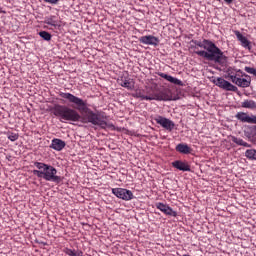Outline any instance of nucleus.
Segmentation results:
<instances>
[{
    "mask_svg": "<svg viewBox=\"0 0 256 256\" xmlns=\"http://www.w3.org/2000/svg\"><path fill=\"white\" fill-rule=\"evenodd\" d=\"M244 71H246V73H249L250 75H254V77H256V69L255 68H251L249 66H246L244 68Z\"/></svg>",
    "mask_w": 256,
    "mask_h": 256,
    "instance_id": "obj_26",
    "label": "nucleus"
},
{
    "mask_svg": "<svg viewBox=\"0 0 256 256\" xmlns=\"http://www.w3.org/2000/svg\"><path fill=\"white\" fill-rule=\"evenodd\" d=\"M139 43H142L143 45H153L154 47H157L159 45V38L153 35L142 36L139 38Z\"/></svg>",
    "mask_w": 256,
    "mask_h": 256,
    "instance_id": "obj_11",
    "label": "nucleus"
},
{
    "mask_svg": "<svg viewBox=\"0 0 256 256\" xmlns=\"http://www.w3.org/2000/svg\"><path fill=\"white\" fill-rule=\"evenodd\" d=\"M39 36L44 39V41H51V33L47 31H40Z\"/></svg>",
    "mask_w": 256,
    "mask_h": 256,
    "instance_id": "obj_24",
    "label": "nucleus"
},
{
    "mask_svg": "<svg viewBox=\"0 0 256 256\" xmlns=\"http://www.w3.org/2000/svg\"><path fill=\"white\" fill-rule=\"evenodd\" d=\"M234 35L236 36L237 40L240 41L241 46L244 47V49H248V51H251V41L247 39V37L243 36L239 30L234 31Z\"/></svg>",
    "mask_w": 256,
    "mask_h": 256,
    "instance_id": "obj_10",
    "label": "nucleus"
},
{
    "mask_svg": "<svg viewBox=\"0 0 256 256\" xmlns=\"http://www.w3.org/2000/svg\"><path fill=\"white\" fill-rule=\"evenodd\" d=\"M7 138H8L10 141H17V139H19V134L13 133V132H8V133H7Z\"/></svg>",
    "mask_w": 256,
    "mask_h": 256,
    "instance_id": "obj_25",
    "label": "nucleus"
},
{
    "mask_svg": "<svg viewBox=\"0 0 256 256\" xmlns=\"http://www.w3.org/2000/svg\"><path fill=\"white\" fill-rule=\"evenodd\" d=\"M157 75H158V77H162V79L169 81V83H173V85H179L180 87H183V81H181L171 75L165 74L163 72H157Z\"/></svg>",
    "mask_w": 256,
    "mask_h": 256,
    "instance_id": "obj_14",
    "label": "nucleus"
},
{
    "mask_svg": "<svg viewBox=\"0 0 256 256\" xmlns=\"http://www.w3.org/2000/svg\"><path fill=\"white\" fill-rule=\"evenodd\" d=\"M155 207L159 209L164 215H167L168 217H177V211H174L173 208H171L167 204H163L162 202H157L155 204Z\"/></svg>",
    "mask_w": 256,
    "mask_h": 256,
    "instance_id": "obj_9",
    "label": "nucleus"
},
{
    "mask_svg": "<svg viewBox=\"0 0 256 256\" xmlns=\"http://www.w3.org/2000/svg\"><path fill=\"white\" fill-rule=\"evenodd\" d=\"M45 25H51V27H57V16H46L44 18Z\"/></svg>",
    "mask_w": 256,
    "mask_h": 256,
    "instance_id": "obj_18",
    "label": "nucleus"
},
{
    "mask_svg": "<svg viewBox=\"0 0 256 256\" xmlns=\"http://www.w3.org/2000/svg\"><path fill=\"white\" fill-rule=\"evenodd\" d=\"M191 43L196 45V47L204 49L195 51V54L198 55V57H203V59H206L207 61H214V63H218V65H225V63H227V56H225L213 41L209 39H204L203 41L192 40Z\"/></svg>",
    "mask_w": 256,
    "mask_h": 256,
    "instance_id": "obj_2",
    "label": "nucleus"
},
{
    "mask_svg": "<svg viewBox=\"0 0 256 256\" xmlns=\"http://www.w3.org/2000/svg\"><path fill=\"white\" fill-rule=\"evenodd\" d=\"M64 253H65L66 255H69V256H77V253L75 252V250H71V249H69V248H66L65 251H64Z\"/></svg>",
    "mask_w": 256,
    "mask_h": 256,
    "instance_id": "obj_27",
    "label": "nucleus"
},
{
    "mask_svg": "<svg viewBox=\"0 0 256 256\" xmlns=\"http://www.w3.org/2000/svg\"><path fill=\"white\" fill-rule=\"evenodd\" d=\"M61 0H44V3H49V5H57Z\"/></svg>",
    "mask_w": 256,
    "mask_h": 256,
    "instance_id": "obj_28",
    "label": "nucleus"
},
{
    "mask_svg": "<svg viewBox=\"0 0 256 256\" xmlns=\"http://www.w3.org/2000/svg\"><path fill=\"white\" fill-rule=\"evenodd\" d=\"M236 119H238L242 123H254L256 125V116L255 115L249 116L245 112H238L236 114Z\"/></svg>",
    "mask_w": 256,
    "mask_h": 256,
    "instance_id": "obj_12",
    "label": "nucleus"
},
{
    "mask_svg": "<svg viewBox=\"0 0 256 256\" xmlns=\"http://www.w3.org/2000/svg\"><path fill=\"white\" fill-rule=\"evenodd\" d=\"M119 85H121V87H125V89H133L134 87L133 82L127 78L119 80Z\"/></svg>",
    "mask_w": 256,
    "mask_h": 256,
    "instance_id": "obj_20",
    "label": "nucleus"
},
{
    "mask_svg": "<svg viewBox=\"0 0 256 256\" xmlns=\"http://www.w3.org/2000/svg\"><path fill=\"white\" fill-rule=\"evenodd\" d=\"M224 1H225V3H228V5L233 3V0H224Z\"/></svg>",
    "mask_w": 256,
    "mask_h": 256,
    "instance_id": "obj_29",
    "label": "nucleus"
},
{
    "mask_svg": "<svg viewBox=\"0 0 256 256\" xmlns=\"http://www.w3.org/2000/svg\"><path fill=\"white\" fill-rule=\"evenodd\" d=\"M145 97H152L151 101H163V96L159 93H156L155 90L151 87H146L144 89Z\"/></svg>",
    "mask_w": 256,
    "mask_h": 256,
    "instance_id": "obj_13",
    "label": "nucleus"
},
{
    "mask_svg": "<svg viewBox=\"0 0 256 256\" xmlns=\"http://www.w3.org/2000/svg\"><path fill=\"white\" fill-rule=\"evenodd\" d=\"M176 151L182 153V155H189L193 149L187 144L180 143L176 146Z\"/></svg>",
    "mask_w": 256,
    "mask_h": 256,
    "instance_id": "obj_17",
    "label": "nucleus"
},
{
    "mask_svg": "<svg viewBox=\"0 0 256 256\" xmlns=\"http://www.w3.org/2000/svg\"><path fill=\"white\" fill-rule=\"evenodd\" d=\"M245 156L247 157V159H252V160L255 161V159H256V150L255 149L246 150Z\"/></svg>",
    "mask_w": 256,
    "mask_h": 256,
    "instance_id": "obj_23",
    "label": "nucleus"
},
{
    "mask_svg": "<svg viewBox=\"0 0 256 256\" xmlns=\"http://www.w3.org/2000/svg\"><path fill=\"white\" fill-rule=\"evenodd\" d=\"M214 83L217 85V87H220V89H224V91H237V86L231 84L229 81L223 78H217L214 80Z\"/></svg>",
    "mask_w": 256,
    "mask_h": 256,
    "instance_id": "obj_8",
    "label": "nucleus"
},
{
    "mask_svg": "<svg viewBox=\"0 0 256 256\" xmlns=\"http://www.w3.org/2000/svg\"><path fill=\"white\" fill-rule=\"evenodd\" d=\"M34 167H37L38 169L32 171L33 175H36V177L57 184L63 181V178L57 175V169L49 164H45L43 162H34Z\"/></svg>",
    "mask_w": 256,
    "mask_h": 256,
    "instance_id": "obj_3",
    "label": "nucleus"
},
{
    "mask_svg": "<svg viewBox=\"0 0 256 256\" xmlns=\"http://www.w3.org/2000/svg\"><path fill=\"white\" fill-rule=\"evenodd\" d=\"M232 141H233V143H236V145H240L242 147H251V145H249V143H247L243 139L237 138L235 136L232 137Z\"/></svg>",
    "mask_w": 256,
    "mask_h": 256,
    "instance_id": "obj_22",
    "label": "nucleus"
},
{
    "mask_svg": "<svg viewBox=\"0 0 256 256\" xmlns=\"http://www.w3.org/2000/svg\"><path fill=\"white\" fill-rule=\"evenodd\" d=\"M112 193L115 197L123 201H131L135 197L131 190L125 188H112Z\"/></svg>",
    "mask_w": 256,
    "mask_h": 256,
    "instance_id": "obj_5",
    "label": "nucleus"
},
{
    "mask_svg": "<svg viewBox=\"0 0 256 256\" xmlns=\"http://www.w3.org/2000/svg\"><path fill=\"white\" fill-rule=\"evenodd\" d=\"M214 83L217 85V87H220V89H224V91H237V86L231 84L229 81L223 78H217L214 80Z\"/></svg>",
    "mask_w": 256,
    "mask_h": 256,
    "instance_id": "obj_7",
    "label": "nucleus"
},
{
    "mask_svg": "<svg viewBox=\"0 0 256 256\" xmlns=\"http://www.w3.org/2000/svg\"><path fill=\"white\" fill-rule=\"evenodd\" d=\"M59 97L65 99L72 107L54 104V107L50 108V113L55 115L62 123L63 121L77 123L83 119V123H91L92 125L101 127V129L115 130V125H113V123L106 122L105 119H107V117L95 113L90 109L87 100H83V98L77 97L69 92H60Z\"/></svg>",
    "mask_w": 256,
    "mask_h": 256,
    "instance_id": "obj_1",
    "label": "nucleus"
},
{
    "mask_svg": "<svg viewBox=\"0 0 256 256\" xmlns=\"http://www.w3.org/2000/svg\"><path fill=\"white\" fill-rule=\"evenodd\" d=\"M228 77L238 87L247 88L251 85V76L244 74L241 70L236 74H229Z\"/></svg>",
    "mask_w": 256,
    "mask_h": 256,
    "instance_id": "obj_4",
    "label": "nucleus"
},
{
    "mask_svg": "<svg viewBox=\"0 0 256 256\" xmlns=\"http://www.w3.org/2000/svg\"><path fill=\"white\" fill-rule=\"evenodd\" d=\"M172 167H174V169H178V171H191V166L189 163L183 162L181 160L172 162Z\"/></svg>",
    "mask_w": 256,
    "mask_h": 256,
    "instance_id": "obj_15",
    "label": "nucleus"
},
{
    "mask_svg": "<svg viewBox=\"0 0 256 256\" xmlns=\"http://www.w3.org/2000/svg\"><path fill=\"white\" fill-rule=\"evenodd\" d=\"M242 107L244 109H256V102L254 100H244L242 102Z\"/></svg>",
    "mask_w": 256,
    "mask_h": 256,
    "instance_id": "obj_21",
    "label": "nucleus"
},
{
    "mask_svg": "<svg viewBox=\"0 0 256 256\" xmlns=\"http://www.w3.org/2000/svg\"><path fill=\"white\" fill-rule=\"evenodd\" d=\"M65 145V141L59 138H54L52 140L50 147L51 149H54V151H63V149H65Z\"/></svg>",
    "mask_w": 256,
    "mask_h": 256,
    "instance_id": "obj_16",
    "label": "nucleus"
},
{
    "mask_svg": "<svg viewBox=\"0 0 256 256\" xmlns=\"http://www.w3.org/2000/svg\"><path fill=\"white\" fill-rule=\"evenodd\" d=\"M154 121L157 123V125H161L163 129H166V131H173V129H175V122L163 116L155 117Z\"/></svg>",
    "mask_w": 256,
    "mask_h": 256,
    "instance_id": "obj_6",
    "label": "nucleus"
},
{
    "mask_svg": "<svg viewBox=\"0 0 256 256\" xmlns=\"http://www.w3.org/2000/svg\"><path fill=\"white\" fill-rule=\"evenodd\" d=\"M136 99H141V101H151L152 97L145 96V89L144 90H136L134 95Z\"/></svg>",
    "mask_w": 256,
    "mask_h": 256,
    "instance_id": "obj_19",
    "label": "nucleus"
}]
</instances>
